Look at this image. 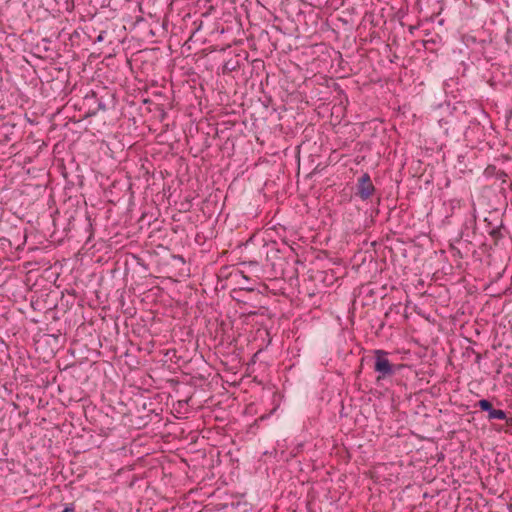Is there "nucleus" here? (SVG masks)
<instances>
[{"instance_id":"obj_1","label":"nucleus","mask_w":512,"mask_h":512,"mask_svg":"<svg viewBox=\"0 0 512 512\" xmlns=\"http://www.w3.org/2000/svg\"><path fill=\"white\" fill-rule=\"evenodd\" d=\"M374 371L378 373L376 378L377 383L381 380L391 378L398 371H400L404 365L403 364H393L388 359L389 353L385 350L376 349L374 350Z\"/></svg>"},{"instance_id":"obj_2","label":"nucleus","mask_w":512,"mask_h":512,"mask_svg":"<svg viewBox=\"0 0 512 512\" xmlns=\"http://www.w3.org/2000/svg\"><path fill=\"white\" fill-rule=\"evenodd\" d=\"M286 250V256L284 258H279L277 262L273 263V267L279 268L280 274L283 278H297V264L300 263V260L298 259V256L292 246L287 245Z\"/></svg>"},{"instance_id":"obj_3","label":"nucleus","mask_w":512,"mask_h":512,"mask_svg":"<svg viewBox=\"0 0 512 512\" xmlns=\"http://www.w3.org/2000/svg\"><path fill=\"white\" fill-rule=\"evenodd\" d=\"M356 189V196H358L363 201L368 200L376 190L368 173H363L358 178Z\"/></svg>"},{"instance_id":"obj_4","label":"nucleus","mask_w":512,"mask_h":512,"mask_svg":"<svg viewBox=\"0 0 512 512\" xmlns=\"http://www.w3.org/2000/svg\"><path fill=\"white\" fill-rule=\"evenodd\" d=\"M475 407H478L482 412H487V419L492 420H503L507 418V414L504 410L494 408L491 401L488 399H480L475 403Z\"/></svg>"},{"instance_id":"obj_5","label":"nucleus","mask_w":512,"mask_h":512,"mask_svg":"<svg viewBox=\"0 0 512 512\" xmlns=\"http://www.w3.org/2000/svg\"><path fill=\"white\" fill-rule=\"evenodd\" d=\"M84 104L89 107L92 114H96L98 111H106V104L103 102V97H98L95 91H91L84 97Z\"/></svg>"},{"instance_id":"obj_6","label":"nucleus","mask_w":512,"mask_h":512,"mask_svg":"<svg viewBox=\"0 0 512 512\" xmlns=\"http://www.w3.org/2000/svg\"><path fill=\"white\" fill-rule=\"evenodd\" d=\"M484 175L486 177H495L497 179L502 180L503 183L506 182V178L508 174L504 170L497 169L495 165H488L484 170Z\"/></svg>"},{"instance_id":"obj_7","label":"nucleus","mask_w":512,"mask_h":512,"mask_svg":"<svg viewBox=\"0 0 512 512\" xmlns=\"http://www.w3.org/2000/svg\"><path fill=\"white\" fill-rule=\"evenodd\" d=\"M502 225L499 226V227H495V228H492L490 231H489V235L492 237V239L494 240V244L497 245L498 244V241L500 239L503 238V234H502Z\"/></svg>"},{"instance_id":"obj_8","label":"nucleus","mask_w":512,"mask_h":512,"mask_svg":"<svg viewBox=\"0 0 512 512\" xmlns=\"http://www.w3.org/2000/svg\"><path fill=\"white\" fill-rule=\"evenodd\" d=\"M236 68H237V65L233 61L229 60V61L225 62V64L223 65V73L232 72V71L236 70Z\"/></svg>"},{"instance_id":"obj_9","label":"nucleus","mask_w":512,"mask_h":512,"mask_svg":"<svg viewBox=\"0 0 512 512\" xmlns=\"http://www.w3.org/2000/svg\"><path fill=\"white\" fill-rule=\"evenodd\" d=\"M62 512H75V504L74 503H68L64 506V509Z\"/></svg>"},{"instance_id":"obj_10","label":"nucleus","mask_w":512,"mask_h":512,"mask_svg":"<svg viewBox=\"0 0 512 512\" xmlns=\"http://www.w3.org/2000/svg\"><path fill=\"white\" fill-rule=\"evenodd\" d=\"M105 34H106L105 31H101L100 34L97 36L95 42H102L104 40Z\"/></svg>"},{"instance_id":"obj_11","label":"nucleus","mask_w":512,"mask_h":512,"mask_svg":"<svg viewBox=\"0 0 512 512\" xmlns=\"http://www.w3.org/2000/svg\"><path fill=\"white\" fill-rule=\"evenodd\" d=\"M240 290H245V291H248V292H253L254 288L248 286V284H245V286L241 287Z\"/></svg>"},{"instance_id":"obj_12","label":"nucleus","mask_w":512,"mask_h":512,"mask_svg":"<svg viewBox=\"0 0 512 512\" xmlns=\"http://www.w3.org/2000/svg\"><path fill=\"white\" fill-rule=\"evenodd\" d=\"M240 290H245V291H248V292H253L254 288L248 286V284H245V286L241 287Z\"/></svg>"},{"instance_id":"obj_13","label":"nucleus","mask_w":512,"mask_h":512,"mask_svg":"<svg viewBox=\"0 0 512 512\" xmlns=\"http://www.w3.org/2000/svg\"><path fill=\"white\" fill-rule=\"evenodd\" d=\"M504 420H505L506 425H507L508 427H512V417H508V416H507V418H506V419H504Z\"/></svg>"},{"instance_id":"obj_14","label":"nucleus","mask_w":512,"mask_h":512,"mask_svg":"<svg viewBox=\"0 0 512 512\" xmlns=\"http://www.w3.org/2000/svg\"><path fill=\"white\" fill-rule=\"evenodd\" d=\"M485 1H486V2H488V3H492V2H494L495 0H485Z\"/></svg>"},{"instance_id":"obj_15","label":"nucleus","mask_w":512,"mask_h":512,"mask_svg":"<svg viewBox=\"0 0 512 512\" xmlns=\"http://www.w3.org/2000/svg\"><path fill=\"white\" fill-rule=\"evenodd\" d=\"M241 276H242V278L247 280V277L243 273H241Z\"/></svg>"},{"instance_id":"obj_16","label":"nucleus","mask_w":512,"mask_h":512,"mask_svg":"<svg viewBox=\"0 0 512 512\" xmlns=\"http://www.w3.org/2000/svg\"><path fill=\"white\" fill-rule=\"evenodd\" d=\"M510 189L512 190V183L510 184Z\"/></svg>"}]
</instances>
